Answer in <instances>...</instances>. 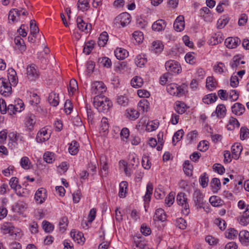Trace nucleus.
I'll return each mask as SVG.
<instances>
[{
  "label": "nucleus",
  "mask_w": 249,
  "mask_h": 249,
  "mask_svg": "<svg viewBox=\"0 0 249 249\" xmlns=\"http://www.w3.org/2000/svg\"><path fill=\"white\" fill-rule=\"evenodd\" d=\"M93 105L99 112L105 113L109 110L112 104L105 96H95L93 99Z\"/></svg>",
  "instance_id": "nucleus-1"
},
{
  "label": "nucleus",
  "mask_w": 249,
  "mask_h": 249,
  "mask_svg": "<svg viewBox=\"0 0 249 249\" xmlns=\"http://www.w3.org/2000/svg\"><path fill=\"white\" fill-rule=\"evenodd\" d=\"M186 86L183 84L178 86L176 84H170L167 85L166 89L171 95L177 96H181L185 94Z\"/></svg>",
  "instance_id": "nucleus-2"
},
{
  "label": "nucleus",
  "mask_w": 249,
  "mask_h": 249,
  "mask_svg": "<svg viewBox=\"0 0 249 249\" xmlns=\"http://www.w3.org/2000/svg\"><path fill=\"white\" fill-rule=\"evenodd\" d=\"M166 70L169 73L170 75L174 74H178L181 71L180 64L173 60H170L166 62L165 64Z\"/></svg>",
  "instance_id": "nucleus-3"
},
{
  "label": "nucleus",
  "mask_w": 249,
  "mask_h": 249,
  "mask_svg": "<svg viewBox=\"0 0 249 249\" xmlns=\"http://www.w3.org/2000/svg\"><path fill=\"white\" fill-rule=\"evenodd\" d=\"M107 88L102 81H96L91 85L92 94L96 96H102V94L106 92Z\"/></svg>",
  "instance_id": "nucleus-4"
},
{
  "label": "nucleus",
  "mask_w": 249,
  "mask_h": 249,
  "mask_svg": "<svg viewBox=\"0 0 249 249\" xmlns=\"http://www.w3.org/2000/svg\"><path fill=\"white\" fill-rule=\"evenodd\" d=\"M12 92L11 84L7 79L0 78V93L5 96L8 95Z\"/></svg>",
  "instance_id": "nucleus-5"
},
{
  "label": "nucleus",
  "mask_w": 249,
  "mask_h": 249,
  "mask_svg": "<svg viewBox=\"0 0 249 249\" xmlns=\"http://www.w3.org/2000/svg\"><path fill=\"white\" fill-rule=\"evenodd\" d=\"M27 77L30 81H35L38 78L39 72L34 64L28 66L26 69Z\"/></svg>",
  "instance_id": "nucleus-6"
},
{
  "label": "nucleus",
  "mask_w": 249,
  "mask_h": 249,
  "mask_svg": "<svg viewBox=\"0 0 249 249\" xmlns=\"http://www.w3.org/2000/svg\"><path fill=\"white\" fill-rule=\"evenodd\" d=\"M131 21V16L128 13L124 12L120 14L115 19V24L120 23L122 27L128 25Z\"/></svg>",
  "instance_id": "nucleus-7"
},
{
  "label": "nucleus",
  "mask_w": 249,
  "mask_h": 249,
  "mask_svg": "<svg viewBox=\"0 0 249 249\" xmlns=\"http://www.w3.org/2000/svg\"><path fill=\"white\" fill-rule=\"evenodd\" d=\"M24 104L22 100L18 101V105L10 104L7 107V112L10 115L15 114L17 112H20L23 109Z\"/></svg>",
  "instance_id": "nucleus-8"
},
{
  "label": "nucleus",
  "mask_w": 249,
  "mask_h": 249,
  "mask_svg": "<svg viewBox=\"0 0 249 249\" xmlns=\"http://www.w3.org/2000/svg\"><path fill=\"white\" fill-rule=\"evenodd\" d=\"M203 195L199 191H195L193 194L194 200L197 208H203L204 204Z\"/></svg>",
  "instance_id": "nucleus-9"
},
{
  "label": "nucleus",
  "mask_w": 249,
  "mask_h": 249,
  "mask_svg": "<svg viewBox=\"0 0 249 249\" xmlns=\"http://www.w3.org/2000/svg\"><path fill=\"white\" fill-rule=\"evenodd\" d=\"M1 230L3 234H9L10 236H14V235L17 236V233L14 231L15 227L11 223L6 222L2 224Z\"/></svg>",
  "instance_id": "nucleus-10"
},
{
  "label": "nucleus",
  "mask_w": 249,
  "mask_h": 249,
  "mask_svg": "<svg viewBox=\"0 0 249 249\" xmlns=\"http://www.w3.org/2000/svg\"><path fill=\"white\" fill-rule=\"evenodd\" d=\"M46 197V190L43 188L38 189L35 195V199L36 201L38 202L39 204H41L44 202Z\"/></svg>",
  "instance_id": "nucleus-11"
},
{
  "label": "nucleus",
  "mask_w": 249,
  "mask_h": 249,
  "mask_svg": "<svg viewBox=\"0 0 249 249\" xmlns=\"http://www.w3.org/2000/svg\"><path fill=\"white\" fill-rule=\"evenodd\" d=\"M76 22L78 28L81 31L88 32L91 29V25L85 22L80 17L77 18Z\"/></svg>",
  "instance_id": "nucleus-12"
},
{
  "label": "nucleus",
  "mask_w": 249,
  "mask_h": 249,
  "mask_svg": "<svg viewBox=\"0 0 249 249\" xmlns=\"http://www.w3.org/2000/svg\"><path fill=\"white\" fill-rule=\"evenodd\" d=\"M226 108L224 104L218 105L216 109L212 114V116H214L216 115L217 117L219 118H224L226 114Z\"/></svg>",
  "instance_id": "nucleus-13"
},
{
  "label": "nucleus",
  "mask_w": 249,
  "mask_h": 249,
  "mask_svg": "<svg viewBox=\"0 0 249 249\" xmlns=\"http://www.w3.org/2000/svg\"><path fill=\"white\" fill-rule=\"evenodd\" d=\"M240 42L238 37H228L225 41V44L227 48L233 49L236 48Z\"/></svg>",
  "instance_id": "nucleus-14"
},
{
  "label": "nucleus",
  "mask_w": 249,
  "mask_h": 249,
  "mask_svg": "<svg viewBox=\"0 0 249 249\" xmlns=\"http://www.w3.org/2000/svg\"><path fill=\"white\" fill-rule=\"evenodd\" d=\"M185 26L184 19L183 16H179L174 23V28L177 32H181L184 30Z\"/></svg>",
  "instance_id": "nucleus-15"
},
{
  "label": "nucleus",
  "mask_w": 249,
  "mask_h": 249,
  "mask_svg": "<svg viewBox=\"0 0 249 249\" xmlns=\"http://www.w3.org/2000/svg\"><path fill=\"white\" fill-rule=\"evenodd\" d=\"M242 151V146L239 143H235L231 146L232 156L235 160H237Z\"/></svg>",
  "instance_id": "nucleus-16"
},
{
  "label": "nucleus",
  "mask_w": 249,
  "mask_h": 249,
  "mask_svg": "<svg viewBox=\"0 0 249 249\" xmlns=\"http://www.w3.org/2000/svg\"><path fill=\"white\" fill-rule=\"evenodd\" d=\"M245 110V107L242 104L236 103L231 107V111L236 115H241Z\"/></svg>",
  "instance_id": "nucleus-17"
},
{
  "label": "nucleus",
  "mask_w": 249,
  "mask_h": 249,
  "mask_svg": "<svg viewBox=\"0 0 249 249\" xmlns=\"http://www.w3.org/2000/svg\"><path fill=\"white\" fill-rule=\"evenodd\" d=\"M166 24L165 21L163 19H159L155 21L152 26V28L155 31L160 32L163 30Z\"/></svg>",
  "instance_id": "nucleus-18"
},
{
  "label": "nucleus",
  "mask_w": 249,
  "mask_h": 249,
  "mask_svg": "<svg viewBox=\"0 0 249 249\" xmlns=\"http://www.w3.org/2000/svg\"><path fill=\"white\" fill-rule=\"evenodd\" d=\"M48 100L51 106L53 107H56L59 102L58 94H57L54 92H51L49 94Z\"/></svg>",
  "instance_id": "nucleus-19"
},
{
  "label": "nucleus",
  "mask_w": 249,
  "mask_h": 249,
  "mask_svg": "<svg viewBox=\"0 0 249 249\" xmlns=\"http://www.w3.org/2000/svg\"><path fill=\"white\" fill-rule=\"evenodd\" d=\"M239 238L241 243L248 246L249 244V232L247 231H243L239 233Z\"/></svg>",
  "instance_id": "nucleus-20"
},
{
  "label": "nucleus",
  "mask_w": 249,
  "mask_h": 249,
  "mask_svg": "<svg viewBox=\"0 0 249 249\" xmlns=\"http://www.w3.org/2000/svg\"><path fill=\"white\" fill-rule=\"evenodd\" d=\"M114 53L116 58L119 60H123L128 55V52L122 48H117Z\"/></svg>",
  "instance_id": "nucleus-21"
},
{
  "label": "nucleus",
  "mask_w": 249,
  "mask_h": 249,
  "mask_svg": "<svg viewBox=\"0 0 249 249\" xmlns=\"http://www.w3.org/2000/svg\"><path fill=\"white\" fill-rule=\"evenodd\" d=\"M89 0H78L77 2V8L82 12L88 11L89 7Z\"/></svg>",
  "instance_id": "nucleus-22"
},
{
  "label": "nucleus",
  "mask_w": 249,
  "mask_h": 249,
  "mask_svg": "<svg viewBox=\"0 0 249 249\" xmlns=\"http://www.w3.org/2000/svg\"><path fill=\"white\" fill-rule=\"evenodd\" d=\"M48 139L47 130H42L37 133L36 137V141L37 142H43Z\"/></svg>",
  "instance_id": "nucleus-23"
},
{
  "label": "nucleus",
  "mask_w": 249,
  "mask_h": 249,
  "mask_svg": "<svg viewBox=\"0 0 249 249\" xmlns=\"http://www.w3.org/2000/svg\"><path fill=\"white\" fill-rule=\"evenodd\" d=\"M154 219L164 221L166 219V214L164 210L161 208L157 209L154 216Z\"/></svg>",
  "instance_id": "nucleus-24"
},
{
  "label": "nucleus",
  "mask_w": 249,
  "mask_h": 249,
  "mask_svg": "<svg viewBox=\"0 0 249 249\" xmlns=\"http://www.w3.org/2000/svg\"><path fill=\"white\" fill-rule=\"evenodd\" d=\"M239 126L240 123L238 120L233 117H231L227 126L228 130H233L235 127L238 128Z\"/></svg>",
  "instance_id": "nucleus-25"
},
{
  "label": "nucleus",
  "mask_w": 249,
  "mask_h": 249,
  "mask_svg": "<svg viewBox=\"0 0 249 249\" xmlns=\"http://www.w3.org/2000/svg\"><path fill=\"white\" fill-rule=\"evenodd\" d=\"M71 236L73 240L75 241H77L78 243L84 242L85 238H84L83 234L82 232H78L76 233V232L72 230L71 231Z\"/></svg>",
  "instance_id": "nucleus-26"
},
{
  "label": "nucleus",
  "mask_w": 249,
  "mask_h": 249,
  "mask_svg": "<svg viewBox=\"0 0 249 249\" xmlns=\"http://www.w3.org/2000/svg\"><path fill=\"white\" fill-rule=\"evenodd\" d=\"M153 189L152 184L151 182H148L146 186V192L144 196V201L145 203H148L150 201Z\"/></svg>",
  "instance_id": "nucleus-27"
},
{
  "label": "nucleus",
  "mask_w": 249,
  "mask_h": 249,
  "mask_svg": "<svg viewBox=\"0 0 249 249\" xmlns=\"http://www.w3.org/2000/svg\"><path fill=\"white\" fill-rule=\"evenodd\" d=\"M79 143L76 141H72L70 144L69 152L72 155H76L79 151Z\"/></svg>",
  "instance_id": "nucleus-28"
},
{
  "label": "nucleus",
  "mask_w": 249,
  "mask_h": 249,
  "mask_svg": "<svg viewBox=\"0 0 249 249\" xmlns=\"http://www.w3.org/2000/svg\"><path fill=\"white\" fill-rule=\"evenodd\" d=\"M210 185L212 187L213 192L217 193L221 188L220 179L216 178H213L211 181Z\"/></svg>",
  "instance_id": "nucleus-29"
},
{
  "label": "nucleus",
  "mask_w": 249,
  "mask_h": 249,
  "mask_svg": "<svg viewBox=\"0 0 249 249\" xmlns=\"http://www.w3.org/2000/svg\"><path fill=\"white\" fill-rule=\"evenodd\" d=\"M16 71L14 69H11L9 72L8 79L9 82L11 84V86H15L17 83V76Z\"/></svg>",
  "instance_id": "nucleus-30"
},
{
  "label": "nucleus",
  "mask_w": 249,
  "mask_h": 249,
  "mask_svg": "<svg viewBox=\"0 0 249 249\" xmlns=\"http://www.w3.org/2000/svg\"><path fill=\"white\" fill-rule=\"evenodd\" d=\"M217 99V96L215 93H211L204 96L203 102L206 104H210L215 102Z\"/></svg>",
  "instance_id": "nucleus-31"
},
{
  "label": "nucleus",
  "mask_w": 249,
  "mask_h": 249,
  "mask_svg": "<svg viewBox=\"0 0 249 249\" xmlns=\"http://www.w3.org/2000/svg\"><path fill=\"white\" fill-rule=\"evenodd\" d=\"M108 39V34L106 32L101 34L98 41V45L100 47H104L107 43Z\"/></svg>",
  "instance_id": "nucleus-32"
},
{
  "label": "nucleus",
  "mask_w": 249,
  "mask_h": 249,
  "mask_svg": "<svg viewBox=\"0 0 249 249\" xmlns=\"http://www.w3.org/2000/svg\"><path fill=\"white\" fill-rule=\"evenodd\" d=\"M163 49V45L159 41H154L152 43L151 50L155 53L161 52Z\"/></svg>",
  "instance_id": "nucleus-33"
},
{
  "label": "nucleus",
  "mask_w": 249,
  "mask_h": 249,
  "mask_svg": "<svg viewBox=\"0 0 249 249\" xmlns=\"http://www.w3.org/2000/svg\"><path fill=\"white\" fill-rule=\"evenodd\" d=\"M36 123L35 116L31 114L26 118V126L29 130H31Z\"/></svg>",
  "instance_id": "nucleus-34"
},
{
  "label": "nucleus",
  "mask_w": 249,
  "mask_h": 249,
  "mask_svg": "<svg viewBox=\"0 0 249 249\" xmlns=\"http://www.w3.org/2000/svg\"><path fill=\"white\" fill-rule=\"evenodd\" d=\"M209 201L211 204L214 207L221 206L223 203V201L219 197L215 196L210 197Z\"/></svg>",
  "instance_id": "nucleus-35"
},
{
  "label": "nucleus",
  "mask_w": 249,
  "mask_h": 249,
  "mask_svg": "<svg viewBox=\"0 0 249 249\" xmlns=\"http://www.w3.org/2000/svg\"><path fill=\"white\" fill-rule=\"evenodd\" d=\"M131 84L133 87L138 88L142 87L143 84V79L139 76H135L131 81Z\"/></svg>",
  "instance_id": "nucleus-36"
},
{
  "label": "nucleus",
  "mask_w": 249,
  "mask_h": 249,
  "mask_svg": "<svg viewBox=\"0 0 249 249\" xmlns=\"http://www.w3.org/2000/svg\"><path fill=\"white\" fill-rule=\"evenodd\" d=\"M127 187V182L126 181H122L120 184V189L119 192V196L120 197L124 198L125 196L126 193V189Z\"/></svg>",
  "instance_id": "nucleus-37"
},
{
  "label": "nucleus",
  "mask_w": 249,
  "mask_h": 249,
  "mask_svg": "<svg viewBox=\"0 0 249 249\" xmlns=\"http://www.w3.org/2000/svg\"><path fill=\"white\" fill-rule=\"evenodd\" d=\"M229 19L225 16L221 17L217 21V28L218 29L223 28L228 23Z\"/></svg>",
  "instance_id": "nucleus-38"
},
{
  "label": "nucleus",
  "mask_w": 249,
  "mask_h": 249,
  "mask_svg": "<svg viewBox=\"0 0 249 249\" xmlns=\"http://www.w3.org/2000/svg\"><path fill=\"white\" fill-rule=\"evenodd\" d=\"M21 12V11H19L18 9L11 10L9 13V19L15 21L16 20V17H18L20 15Z\"/></svg>",
  "instance_id": "nucleus-39"
},
{
  "label": "nucleus",
  "mask_w": 249,
  "mask_h": 249,
  "mask_svg": "<svg viewBox=\"0 0 249 249\" xmlns=\"http://www.w3.org/2000/svg\"><path fill=\"white\" fill-rule=\"evenodd\" d=\"M147 62L146 59L142 55H138L135 60L136 65L140 68L143 67Z\"/></svg>",
  "instance_id": "nucleus-40"
},
{
  "label": "nucleus",
  "mask_w": 249,
  "mask_h": 249,
  "mask_svg": "<svg viewBox=\"0 0 249 249\" xmlns=\"http://www.w3.org/2000/svg\"><path fill=\"white\" fill-rule=\"evenodd\" d=\"M149 105V102L145 99L141 100L138 103V107L140 110H142L143 111H148Z\"/></svg>",
  "instance_id": "nucleus-41"
},
{
  "label": "nucleus",
  "mask_w": 249,
  "mask_h": 249,
  "mask_svg": "<svg viewBox=\"0 0 249 249\" xmlns=\"http://www.w3.org/2000/svg\"><path fill=\"white\" fill-rule=\"evenodd\" d=\"M15 43L18 45L19 46V49L21 51H24L26 50V46L25 45L24 41L20 36H16L15 38Z\"/></svg>",
  "instance_id": "nucleus-42"
},
{
  "label": "nucleus",
  "mask_w": 249,
  "mask_h": 249,
  "mask_svg": "<svg viewBox=\"0 0 249 249\" xmlns=\"http://www.w3.org/2000/svg\"><path fill=\"white\" fill-rule=\"evenodd\" d=\"M193 165L190 164L189 160H185L183 164V170L185 173L188 176L192 175Z\"/></svg>",
  "instance_id": "nucleus-43"
},
{
  "label": "nucleus",
  "mask_w": 249,
  "mask_h": 249,
  "mask_svg": "<svg viewBox=\"0 0 249 249\" xmlns=\"http://www.w3.org/2000/svg\"><path fill=\"white\" fill-rule=\"evenodd\" d=\"M94 48V43L92 41H89L83 48V53L86 54H89Z\"/></svg>",
  "instance_id": "nucleus-44"
},
{
  "label": "nucleus",
  "mask_w": 249,
  "mask_h": 249,
  "mask_svg": "<svg viewBox=\"0 0 249 249\" xmlns=\"http://www.w3.org/2000/svg\"><path fill=\"white\" fill-rule=\"evenodd\" d=\"M98 62L101 64H102L104 67L107 68H110L112 65L111 60L109 58L107 57H104L99 58Z\"/></svg>",
  "instance_id": "nucleus-45"
},
{
  "label": "nucleus",
  "mask_w": 249,
  "mask_h": 249,
  "mask_svg": "<svg viewBox=\"0 0 249 249\" xmlns=\"http://www.w3.org/2000/svg\"><path fill=\"white\" fill-rule=\"evenodd\" d=\"M184 135V131L182 129H180L177 131L174 135L172 139V142L174 145H176V143H175V139L176 138L177 142H179L182 138Z\"/></svg>",
  "instance_id": "nucleus-46"
},
{
  "label": "nucleus",
  "mask_w": 249,
  "mask_h": 249,
  "mask_svg": "<svg viewBox=\"0 0 249 249\" xmlns=\"http://www.w3.org/2000/svg\"><path fill=\"white\" fill-rule=\"evenodd\" d=\"M206 86L207 88L210 90H213L215 88V82L213 81V77L209 76L207 77Z\"/></svg>",
  "instance_id": "nucleus-47"
},
{
  "label": "nucleus",
  "mask_w": 249,
  "mask_h": 249,
  "mask_svg": "<svg viewBox=\"0 0 249 249\" xmlns=\"http://www.w3.org/2000/svg\"><path fill=\"white\" fill-rule=\"evenodd\" d=\"M43 159L47 163H51L54 160V154L50 152H47L44 153Z\"/></svg>",
  "instance_id": "nucleus-48"
},
{
  "label": "nucleus",
  "mask_w": 249,
  "mask_h": 249,
  "mask_svg": "<svg viewBox=\"0 0 249 249\" xmlns=\"http://www.w3.org/2000/svg\"><path fill=\"white\" fill-rule=\"evenodd\" d=\"M238 234V231L235 230L233 228H230L228 230V231L226 232V237L229 239H233L236 237Z\"/></svg>",
  "instance_id": "nucleus-49"
},
{
  "label": "nucleus",
  "mask_w": 249,
  "mask_h": 249,
  "mask_svg": "<svg viewBox=\"0 0 249 249\" xmlns=\"http://www.w3.org/2000/svg\"><path fill=\"white\" fill-rule=\"evenodd\" d=\"M43 229L46 232H50L54 229V226L53 224L47 221H43L42 222Z\"/></svg>",
  "instance_id": "nucleus-50"
},
{
  "label": "nucleus",
  "mask_w": 249,
  "mask_h": 249,
  "mask_svg": "<svg viewBox=\"0 0 249 249\" xmlns=\"http://www.w3.org/2000/svg\"><path fill=\"white\" fill-rule=\"evenodd\" d=\"M209 181L208 177L206 173H204L199 178V182L203 188H205L208 185Z\"/></svg>",
  "instance_id": "nucleus-51"
},
{
  "label": "nucleus",
  "mask_w": 249,
  "mask_h": 249,
  "mask_svg": "<svg viewBox=\"0 0 249 249\" xmlns=\"http://www.w3.org/2000/svg\"><path fill=\"white\" fill-rule=\"evenodd\" d=\"M9 185L12 189L15 190L18 188L21 189V186L18 184V178L16 177H12L9 181Z\"/></svg>",
  "instance_id": "nucleus-52"
},
{
  "label": "nucleus",
  "mask_w": 249,
  "mask_h": 249,
  "mask_svg": "<svg viewBox=\"0 0 249 249\" xmlns=\"http://www.w3.org/2000/svg\"><path fill=\"white\" fill-rule=\"evenodd\" d=\"M240 137L242 140L249 138V129L245 126L241 127Z\"/></svg>",
  "instance_id": "nucleus-53"
},
{
  "label": "nucleus",
  "mask_w": 249,
  "mask_h": 249,
  "mask_svg": "<svg viewBox=\"0 0 249 249\" xmlns=\"http://www.w3.org/2000/svg\"><path fill=\"white\" fill-rule=\"evenodd\" d=\"M209 142L207 141H201L197 145L199 150L205 152L209 148Z\"/></svg>",
  "instance_id": "nucleus-54"
},
{
  "label": "nucleus",
  "mask_w": 249,
  "mask_h": 249,
  "mask_svg": "<svg viewBox=\"0 0 249 249\" xmlns=\"http://www.w3.org/2000/svg\"><path fill=\"white\" fill-rule=\"evenodd\" d=\"M177 227L180 229H185L187 227L186 221L182 218H179L177 219L176 223Z\"/></svg>",
  "instance_id": "nucleus-55"
},
{
  "label": "nucleus",
  "mask_w": 249,
  "mask_h": 249,
  "mask_svg": "<svg viewBox=\"0 0 249 249\" xmlns=\"http://www.w3.org/2000/svg\"><path fill=\"white\" fill-rule=\"evenodd\" d=\"M20 165L21 167L25 169H28L30 168V160H29V158L27 157H23L21 158L20 160Z\"/></svg>",
  "instance_id": "nucleus-56"
},
{
  "label": "nucleus",
  "mask_w": 249,
  "mask_h": 249,
  "mask_svg": "<svg viewBox=\"0 0 249 249\" xmlns=\"http://www.w3.org/2000/svg\"><path fill=\"white\" fill-rule=\"evenodd\" d=\"M214 223L217 225L221 230H224L226 227V222L221 218H216L214 220Z\"/></svg>",
  "instance_id": "nucleus-57"
},
{
  "label": "nucleus",
  "mask_w": 249,
  "mask_h": 249,
  "mask_svg": "<svg viewBox=\"0 0 249 249\" xmlns=\"http://www.w3.org/2000/svg\"><path fill=\"white\" fill-rule=\"evenodd\" d=\"M30 32L32 35H35L39 32L35 20H31L30 21Z\"/></svg>",
  "instance_id": "nucleus-58"
},
{
  "label": "nucleus",
  "mask_w": 249,
  "mask_h": 249,
  "mask_svg": "<svg viewBox=\"0 0 249 249\" xmlns=\"http://www.w3.org/2000/svg\"><path fill=\"white\" fill-rule=\"evenodd\" d=\"M133 37L138 43H141L143 39V33L139 31H136L133 33Z\"/></svg>",
  "instance_id": "nucleus-59"
},
{
  "label": "nucleus",
  "mask_w": 249,
  "mask_h": 249,
  "mask_svg": "<svg viewBox=\"0 0 249 249\" xmlns=\"http://www.w3.org/2000/svg\"><path fill=\"white\" fill-rule=\"evenodd\" d=\"M117 102L118 104L124 107L127 105L128 99L125 96L121 95L117 97Z\"/></svg>",
  "instance_id": "nucleus-60"
},
{
  "label": "nucleus",
  "mask_w": 249,
  "mask_h": 249,
  "mask_svg": "<svg viewBox=\"0 0 249 249\" xmlns=\"http://www.w3.org/2000/svg\"><path fill=\"white\" fill-rule=\"evenodd\" d=\"M187 198L185 196L184 193H180L177 196V201L178 205H181L187 202Z\"/></svg>",
  "instance_id": "nucleus-61"
},
{
  "label": "nucleus",
  "mask_w": 249,
  "mask_h": 249,
  "mask_svg": "<svg viewBox=\"0 0 249 249\" xmlns=\"http://www.w3.org/2000/svg\"><path fill=\"white\" fill-rule=\"evenodd\" d=\"M213 168L214 172H216L220 175L223 174L225 171L224 167L222 165L218 163L214 164Z\"/></svg>",
  "instance_id": "nucleus-62"
},
{
  "label": "nucleus",
  "mask_w": 249,
  "mask_h": 249,
  "mask_svg": "<svg viewBox=\"0 0 249 249\" xmlns=\"http://www.w3.org/2000/svg\"><path fill=\"white\" fill-rule=\"evenodd\" d=\"M175 199V194L174 193H170L168 197L165 199V203L168 206H170L172 205L174 202Z\"/></svg>",
  "instance_id": "nucleus-63"
},
{
  "label": "nucleus",
  "mask_w": 249,
  "mask_h": 249,
  "mask_svg": "<svg viewBox=\"0 0 249 249\" xmlns=\"http://www.w3.org/2000/svg\"><path fill=\"white\" fill-rule=\"evenodd\" d=\"M133 247L134 249H144L147 247L145 243L142 241H135Z\"/></svg>",
  "instance_id": "nucleus-64"
}]
</instances>
